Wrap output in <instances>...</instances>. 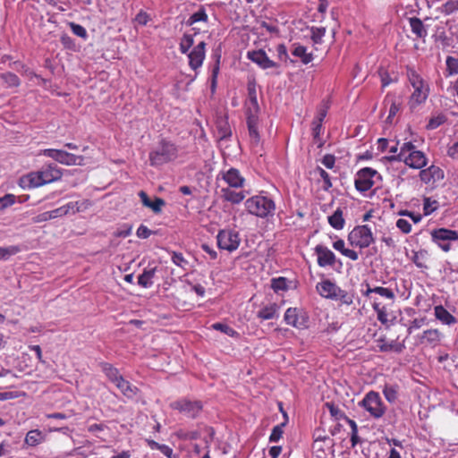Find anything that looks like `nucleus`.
Masks as SVG:
<instances>
[{
    "label": "nucleus",
    "mask_w": 458,
    "mask_h": 458,
    "mask_svg": "<svg viewBox=\"0 0 458 458\" xmlns=\"http://www.w3.org/2000/svg\"><path fill=\"white\" fill-rule=\"evenodd\" d=\"M407 77L413 89L408 105L411 110H414L426 102L429 95V85L414 69L407 70Z\"/></svg>",
    "instance_id": "1"
},
{
    "label": "nucleus",
    "mask_w": 458,
    "mask_h": 458,
    "mask_svg": "<svg viewBox=\"0 0 458 458\" xmlns=\"http://www.w3.org/2000/svg\"><path fill=\"white\" fill-rule=\"evenodd\" d=\"M244 206L248 213L260 218L272 216L276 211L275 201L262 194L247 199L244 202Z\"/></svg>",
    "instance_id": "2"
},
{
    "label": "nucleus",
    "mask_w": 458,
    "mask_h": 458,
    "mask_svg": "<svg viewBox=\"0 0 458 458\" xmlns=\"http://www.w3.org/2000/svg\"><path fill=\"white\" fill-rule=\"evenodd\" d=\"M177 157L176 146L166 140H162L150 153L149 163L152 166H161Z\"/></svg>",
    "instance_id": "3"
},
{
    "label": "nucleus",
    "mask_w": 458,
    "mask_h": 458,
    "mask_svg": "<svg viewBox=\"0 0 458 458\" xmlns=\"http://www.w3.org/2000/svg\"><path fill=\"white\" fill-rule=\"evenodd\" d=\"M318 293L327 299L340 301L342 304L351 305L353 302L352 294L341 289L330 280H324L317 284Z\"/></svg>",
    "instance_id": "4"
},
{
    "label": "nucleus",
    "mask_w": 458,
    "mask_h": 458,
    "mask_svg": "<svg viewBox=\"0 0 458 458\" xmlns=\"http://www.w3.org/2000/svg\"><path fill=\"white\" fill-rule=\"evenodd\" d=\"M245 114L250 141L252 144L258 145L260 141V136L259 133V106L258 101H246Z\"/></svg>",
    "instance_id": "5"
},
{
    "label": "nucleus",
    "mask_w": 458,
    "mask_h": 458,
    "mask_svg": "<svg viewBox=\"0 0 458 458\" xmlns=\"http://www.w3.org/2000/svg\"><path fill=\"white\" fill-rule=\"evenodd\" d=\"M360 405L370 417L376 420L381 419L386 411V406L383 403L379 394L375 391L368 392L360 401Z\"/></svg>",
    "instance_id": "6"
},
{
    "label": "nucleus",
    "mask_w": 458,
    "mask_h": 458,
    "mask_svg": "<svg viewBox=\"0 0 458 458\" xmlns=\"http://www.w3.org/2000/svg\"><path fill=\"white\" fill-rule=\"evenodd\" d=\"M381 180V175L370 167L360 169L354 178V185L358 191L364 193L369 191L377 182Z\"/></svg>",
    "instance_id": "7"
},
{
    "label": "nucleus",
    "mask_w": 458,
    "mask_h": 458,
    "mask_svg": "<svg viewBox=\"0 0 458 458\" xmlns=\"http://www.w3.org/2000/svg\"><path fill=\"white\" fill-rule=\"evenodd\" d=\"M348 242L353 247L365 249L374 242V236L368 225H358L349 233Z\"/></svg>",
    "instance_id": "8"
},
{
    "label": "nucleus",
    "mask_w": 458,
    "mask_h": 458,
    "mask_svg": "<svg viewBox=\"0 0 458 458\" xmlns=\"http://www.w3.org/2000/svg\"><path fill=\"white\" fill-rule=\"evenodd\" d=\"M41 154L50 157L56 162L65 165H83L84 157L82 156H76L74 154L66 152L62 149L46 148L41 151Z\"/></svg>",
    "instance_id": "9"
},
{
    "label": "nucleus",
    "mask_w": 458,
    "mask_h": 458,
    "mask_svg": "<svg viewBox=\"0 0 458 458\" xmlns=\"http://www.w3.org/2000/svg\"><path fill=\"white\" fill-rule=\"evenodd\" d=\"M217 245L221 250L233 252L241 243L239 233L233 229L220 230L216 236Z\"/></svg>",
    "instance_id": "10"
},
{
    "label": "nucleus",
    "mask_w": 458,
    "mask_h": 458,
    "mask_svg": "<svg viewBox=\"0 0 458 458\" xmlns=\"http://www.w3.org/2000/svg\"><path fill=\"white\" fill-rule=\"evenodd\" d=\"M284 319L286 324L298 329L308 327V318L306 314L297 308H289L286 310Z\"/></svg>",
    "instance_id": "11"
},
{
    "label": "nucleus",
    "mask_w": 458,
    "mask_h": 458,
    "mask_svg": "<svg viewBox=\"0 0 458 458\" xmlns=\"http://www.w3.org/2000/svg\"><path fill=\"white\" fill-rule=\"evenodd\" d=\"M171 407L178 410L185 416L195 418L202 410V405L199 401L180 400L171 403Z\"/></svg>",
    "instance_id": "12"
},
{
    "label": "nucleus",
    "mask_w": 458,
    "mask_h": 458,
    "mask_svg": "<svg viewBox=\"0 0 458 458\" xmlns=\"http://www.w3.org/2000/svg\"><path fill=\"white\" fill-rule=\"evenodd\" d=\"M218 180L224 182L227 187L240 189L244 185L245 179L236 168H229L218 174Z\"/></svg>",
    "instance_id": "13"
},
{
    "label": "nucleus",
    "mask_w": 458,
    "mask_h": 458,
    "mask_svg": "<svg viewBox=\"0 0 458 458\" xmlns=\"http://www.w3.org/2000/svg\"><path fill=\"white\" fill-rule=\"evenodd\" d=\"M190 67L197 72L199 69L206 57V43L204 41L197 44L191 52L187 53Z\"/></svg>",
    "instance_id": "14"
},
{
    "label": "nucleus",
    "mask_w": 458,
    "mask_h": 458,
    "mask_svg": "<svg viewBox=\"0 0 458 458\" xmlns=\"http://www.w3.org/2000/svg\"><path fill=\"white\" fill-rule=\"evenodd\" d=\"M314 251L317 255L318 265L320 267H333L335 264L336 257L335 253L327 246L318 244L314 248Z\"/></svg>",
    "instance_id": "15"
},
{
    "label": "nucleus",
    "mask_w": 458,
    "mask_h": 458,
    "mask_svg": "<svg viewBox=\"0 0 458 458\" xmlns=\"http://www.w3.org/2000/svg\"><path fill=\"white\" fill-rule=\"evenodd\" d=\"M247 58L264 70L277 66L276 63L271 60L264 50L248 51Z\"/></svg>",
    "instance_id": "16"
},
{
    "label": "nucleus",
    "mask_w": 458,
    "mask_h": 458,
    "mask_svg": "<svg viewBox=\"0 0 458 458\" xmlns=\"http://www.w3.org/2000/svg\"><path fill=\"white\" fill-rule=\"evenodd\" d=\"M420 178L426 184H435L444 178V172L437 165H430L420 172Z\"/></svg>",
    "instance_id": "17"
},
{
    "label": "nucleus",
    "mask_w": 458,
    "mask_h": 458,
    "mask_svg": "<svg viewBox=\"0 0 458 458\" xmlns=\"http://www.w3.org/2000/svg\"><path fill=\"white\" fill-rule=\"evenodd\" d=\"M427 157L422 151L415 150L411 153H408V156L405 157H402L403 162L405 163L408 166L414 169H420L427 165Z\"/></svg>",
    "instance_id": "18"
},
{
    "label": "nucleus",
    "mask_w": 458,
    "mask_h": 458,
    "mask_svg": "<svg viewBox=\"0 0 458 458\" xmlns=\"http://www.w3.org/2000/svg\"><path fill=\"white\" fill-rule=\"evenodd\" d=\"M44 184L59 180L62 177L61 170L55 165H47L38 170Z\"/></svg>",
    "instance_id": "19"
},
{
    "label": "nucleus",
    "mask_w": 458,
    "mask_h": 458,
    "mask_svg": "<svg viewBox=\"0 0 458 458\" xmlns=\"http://www.w3.org/2000/svg\"><path fill=\"white\" fill-rule=\"evenodd\" d=\"M333 447V439L327 435L323 437V440H314L312 450L318 458H324L327 453L331 452Z\"/></svg>",
    "instance_id": "20"
},
{
    "label": "nucleus",
    "mask_w": 458,
    "mask_h": 458,
    "mask_svg": "<svg viewBox=\"0 0 458 458\" xmlns=\"http://www.w3.org/2000/svg\"><path fill=\"white\" fill-rule=\"evenodd\" d=\"M432 240L437 244H442V242H452V241H457L458 240V232L445 229V228H439L437 230H434L431 233Z\"/></svg>",
    "instance_id": "21"
},
{
    "label": "nucleus",
    "mask_w": 458,
    "mask_h": 458,
    "mask_svg": "<svg viewBox=\"0 0 458 458\" xmlns=\"http://www.w3.org/2000/svg\"><path fill=\"white\" fill-rule=\"evenodd\" d=\"M19 185L22 189H31L40 187L44 185V183L38 171H36L21 176L19 180Z\"/></svg>",
    "instance_id": "22"
},
{
    "label": "nucleus",
    "mask_w": 458,
    "mask_h": 458,
    "mask_svg": "<svg viewBox=\"0 0 458 458\" xmlns=\"http://www.w3.org/2000/svg\"><path fill=\"white\" fill-rule=\"evenodd\" d=\"M221 193L223 199L228 202H231L232 204H239L246 197V194L243 191H236L234 188L229 187H222Z\"/></svg>",
    "instance_id": "23"
},
{
    "label": "nucleus",
    "mask_w": 458,
    "mask_h": 458,
    "mask_svg": "<svg viewBox=\"0 0 458 458\" xmlns=\"http://www.w3.org/2000/svg\"><path fill=\"white\" fill-rule=\"evenodd\" d=\"M434 315L442 324L451 326L457 322V319L442 305H437L434 308Z\"/></svg>",
    "instance_id": "24"
},
{
    "label": "nucleus",
    "mask_w": 458,
    "mask_h": 458,
    "mask_svg": "<svg viewBox=\"0 0 458 458\" xmlns=\"http://www.w3.org/2000/svg\"><path fill=\"white\" fill-rule=\"evenodd\" d=\"M279 307L276 303L263 306L257 313V317L262 320H269L278 318Z\"/></svg>",
    "instance_id": "25"
},
{
    "label": "nucleus",
    "mask_w": 458,
    "mask_h": 458,
    "mask_svg": "<svg viewBox=\"0 0 458 458\" xmlns=\"http://www.w3.org/2000/svg\"><path fill=\"white\" fill-rule=\"evenodd\" d=\"M115 386L121 391V393L127 398H133L137 395L138 388L132 386L129 381L121 377L119 381L114 383Z\"/></svg>",
    "instance_id": "26"
},
{
    "label": "nucleus",
    "mask_w": 458,
    "mask_h": 458,
    "mask_svg": "<svg viewBox=\"0 0 458 458\" xmlns=\"http://www.w3.org/2000/svg\"><path fill=\"white\" fill-rule=\"evenodd\" d=\"M139 197L140 198L142 204L151 208L155 213H158L161 211V208L165 205V201L160 198H156L154 201L150 200L147 195V193L143 191L139 192Z\"/></svg>",
    "instance_id": "27"
},
{
    "label": "nucleus",
    "mask_w": 458,
    "mask_h": 458,
    "mask_svg": "<svg viewBox=\"0 0 458 458\" xmlns=\"http://www.w3.org/2000/svg\"><path fill=\"white\" fill-rule=\"evenodd\" d=\"M411 32L419 38H424L428 35L427 29L420 19L412 17L409 19Z\"/></svg>",
    "instance_id": "28"
},
{
    "label": "nucleus",
    "mask_w": 458,
    "mask_h": 458,
    "mask_svg": "<svg viewBox=\"0 0 458 458\" xmlns=\"http://www.w3.org/2000/svg\"><path fill=\"white\" fill-rule=\"evenodd\" d=\"M333 248L339 251L342 255L349 258L350 259L356 261L359 259L358 253L351 249L345 247V242L342 239H337L333 242Z\"/></svg>",
    "instance_id": "29"
},
{
    "label": "nucleus",
    "mask_w": 458,
    "mask_h": 458,
    "mask_svg": "<svg viewBox=\"0 0 458 458\" xmlns=\"http://www.w3.org/2000/svg\"><path fill=\"white\" fill-rule=\"evenodd\" d=\"M442 336L438 329H428L423 332L421 339L423 343L435 346L441 341Z\"/></svg>",
    "instance_id": "30"
},
{
    "label": "nucleus",
    "mask_w": 458,
    "mask_h": 458,
    "mask_svg": "<svg viewBox=\"0 0 458 458\" xmlns=\"http://www.w3.org/2000/svg\"><path fill=\"white\" fill-rule=\"evenodd\" d=\"M329 225L336 229L341 230L344 228L345 221L344 218L343 210L338 208L331 216H328Z\"/></svg>",
    "instance_id": "31"
},
{
    "label": "nucleus",
    "mask_w": 458,
    "mask_h": 458,
    "mask_svg": "<svg viewBox=\"0 0 458 458\" xmlns=\"http://www.w3.org/2000/svg\"><path fill=\"white\" fill-rule=\"evenodd\" d=\"M45 440V435L38 429H33L27 433L25 443L30 446H36Z\"/></svg>",
    "instance_id": "32"
},
{
    "label": "nucleus",
    "mask_w": 458,
    "mask_h": 458,
    "mask_svg": "<svg viewBox=\"0 0 458 458\" xmlns=\"http://www.w3.org/2000/svg\"><path fill=\"white\" fill-rule=\"evenodd\" d=\"M208 21V16L204 8H200L194 13H192L189 19L186 21V24L188 26H194L197 23L207 24Z\"/></svg>",
    "instance_id": "33"
},
{
    "label": "nucleus",
    "mask_w": 458,
    "mask_h": 458,
    "mask_svg": "<svg viewBox=\"0 0 458 458\" xmlns=\"http://www.w3.org/2000/svg\"><path fill=\"white\" fill-rule=\"evenodd\" d=\"M156 270V267L145 268L138 278V284L144 288H149L153 284L152 279L155 276Z\"/></svg>",
    "instance_id": "34"
},
{
    "label": "nucleus",
    "mask_w": 458,
    "mask_h": 458,
    "mask_svg": "<svg viewBox=\"0 0 458 458\" xmlns=\"http://www.w3.org/2000/svg\"><path fill=\"white\" fill-rule=\"evenodd\" d=\"M292 54L294 56L301 58V62L304 64H307L310 63L313 60L312 54L308 53L307 52V47H303L301 45L294 44L293 45V49L292 51Z\"/></svg>",
    "instance_id": "35"
},
{
    "label": "nucleus",
    "mask_w": 458,
    "mask_h": 458,
    "mask_svg": "<svg viewBox=\"0 0 458 458\" xmlns=\"http://www.w3.org/2000/svg\"><path fill=\"white\" fill-rule=\"evenodd\" d=\"M377 347L381 352H400L403 350V345L396 343L395 341L387 342L385 339H379L377 341Z\"/></svg>",
    "instance_id": "36"
},
{
    "label": "nucleus",
    "mask_w": 458,
    "mask_h": 458,
    "mask_svg": "<svg viewBox=\"0 0 458 458\" xmlns=\"http://www.w3.org/2000/svg\"><path fill=\"white\" fill-rule=\"evenodd\" d=\"M370 293H377L388 300H394L395 295L393 290L386 287L377 286L374 288L369 287L366 291V295L369 296Z\"/></svg>",
    "instance_id": "37"
},
{
    "label": "nucleus",
    "mask_w": 458,
    "mask_h": 458,
    "mask_svg": "<svg viewBox=\"0 0 458 458\" xmlns=\"http://www.w3.org/2000/svg\"><path fill=\"white\" fill-rule=\"evenodd\" d=\"M194 44V35L185 33L182 37L179 44V49L182 54L189 53Z\"/></svg>",
    "instance_id": "38"
},
{
    "label": "nucleus",
    "mask_w": 458,
    "mask_h": 458,
    "mask_svg": "<svg viewBox=\"0 0 458 458\" xmlns=\"http://www.w3.org/2000/svg\"><path fill=\"white\" fill-rule=\"evenodd\" d=\"M103 371L106 377L114 384L123 377L116 368H114L112 365L107 363L103 365Z\"/></svg>",
    "instance_id": "39"
},
{
    "label": "nucleus",
    "mask_w": 458,
    "mask_h": 458,
    "mask_svg": "<svg viewBox=\"0 0 458 458\" xmlns=\"http://www.w3.org/2000/svg\"><path fill=\"white\" fill-rule=\"evenodd\" d=\"M446 120H447V118H446L445 114H444L442 113H437V114H434L429 118L426 128L428 130H435V129L438 128L440 125H442L443 123H445L446 122Z\"/></svg>",
    "instance_id": "40"
},
{
    "label": "nucleus",
    "mask_w": 458,
    "mask_h": 458,
    "mask_svg": "<svg viewBox=\"0 0 458 458\" xmlns=\"http://www.w3.org/2000/svg\"><path fill=\"white\" fill-rule=\"evenodd\" d=\"M19 251L20 248L14 245L0 247V261L8 260L12 256H14Z\"/></svg>",
    "instance_id": "41"
},
{
    "label": "nucleus",
    "mask_w": 458,
    "mask_h": 458,
    "mask_svg": "<svg viewBox=\"0 0 458 458\" xmlns=\"http://www.w3.org/2000/svg\"><path fill=\"white\" fill-rule=\"evenodd\" d=\"M416 150V147L411 142H404L401 148L400 152L397 157H393L391 159L394 160H402V157H405V156H408V153H411L412 151Z\"/></svg>",
    "instance_id": "42"
},
{
    "label": "nucleus",
    "mask_w": 458,
    "mask_h": 458,
    "mask_svg": "<svg viewBox=\"0 0 458 458\" xmlns=\"http://www.w3.org/2000/svg\"><path fill=\"white\" fill-rule=\"evenodd\" d=\"M383 394L389 403H394L397 399V389L394 386L386 385L383 388Z\"/></svg>",
    "instance_id": "43"
},
{
    "label": "nucleus",
    "mask_w": 458,
    "mask_h": 458,
    "mask_svg": "<svg viewBox=\"0 0 458 458\" xmlns=\"http://www.w3.org/2000/svg\"><path fill=\"white\" fill-rule=\"evenodd\" d=\"M441 11L445 15H450L458 11V0H448L441 7Z\"/></svg>",
    "instance_id": "44"
},
{
    "label": "nucleus",
    "mask_w": 458,
    "mask_h": 458,
    "mask_svg": "<svg viewBox=\"0 0 458 458\" xmlns=\"http://www.w3.org/2000/svg\"><path fill=\"white\" fill-rule=\"evenodd\" d=\"M16 196L11 193L5 194L0 198V211L4 210L15 203Z\"/></svg>",
    "instance_id": "45"
},
{
    "label": "nucleus",
    "mask_w": 458,
    "mask_h": 458,
    "mask_svg": "<svg viewBox=\"0 0 458 458\" xmlns=\"http://www.w3.org/2000/svg\"><path fill=\"white\" fill-rule=\"evenodd\" d=\"M272 289L277 293L279 291H284L287 289V283L284 277H278L272 279L271 282Z\"/></svg>",
    "instance_id": "46"
},
{
    "label": "nucleus",
    "mask_w": 458,
    "mask_h": 458,
    "mask_svg": "<svg viewBox=\"0 0 458 458\" xmlns=\"http://www.w3.org/2000/svg\"><path fill=\"white\" fill-rule=\"evenodd\" d=\"M284 423H282V424H279V425H276V427H274V428L272 429V432L270 434V437H269V441L270 442H278L282 436H283V433H284Z\"/></svg>",
    "instance_id": "47"
},
{
    "label": "nucleus",
    "mask_w": 458,
    "mask_h": 458,
    "mask_svg": "<svg viewBox=\"0 0 458 458\" xmlns=\"http://www.w3.org/2000/svg\"><path fill=\"white\" fill-rule=\"evenodd\" d=\"M325 34H326V29L324 27L311 29V39L316 44L321 43L322 38L325 36Z\"/></svg>",
    "instance_id": "48"
},
{
    "label": "nucleus",
    "mask_w": 458,
    "mask_h": 458,
    "mask_svg": "<svg viewBox=\"0 0 458 458\" xmlns=\"http://www.w3.org/2000/svg\"><path fill=\"white\" fill-rule=\"evenodd\" d=\"M427 257V252L425 250H420L415 252L412 258L414 264L420 268L427 267L425 265V259Z\"/></svg>",
    "instance_id": "49"
},
{
    "label": "nucleus",
    "mask_w": 458,
    "mask_h": 458,
    "mask_svg": "<svg viewBox=\"0 0 458 458\" xmlns=\"http://www.w3.org/2000/svg\"><path fill=\"white\" fill-rule=\"evenodd\" d=\"M316 173H318L319 174V176L322 178V180L324 182L323 188L325 190H328L329 188L332 187V182H331L330 176H329L328 173H327L321 167H318L316 169Z\"/></svg>",
    "instance_id": "50"
},
{
    "label": "nucleus",
    "mask_w": 458,
    "mask_h": 458,
    "mask_svg": "<svg viewBox=\"0 0 458 458\" xmlns=\"http://www.w3.org/2000/svg\"><path fill=\"white\" fill-rule=\"evenodd\" d=\"M171 259L174 264L181 267H185V266L188 264L187 260L180 252L173 251Z\"/></svg>",
    "instance_id": "51"
},
{
    "label": "nucleus",
    "mask_w": 458,
    "mask_h": 458,
    "mask_svg": "<svg viewBox=\"0 0 458 458\" xmlns=\"http://www.w3.org/2000/svg\"><path fill=\"white\" fill-rule=\"evenodd\" d=\"M396 226L398 229H400L403 233H409L411 231V223L404 219V218H399L396 222Z\"/></svg>",
    "instance_id": "52"
},
{
    "label": "nucleus",
    "mask_w": 458,
    "mask_h": 458,
    "mask_svg": "<svg viewBox=\"0 0 458 458\" xmlns=\"http://www.w3.org/2000/svg\"><path fill=\"white\" fill-rule=\"evenodd\" d=\"M70 26H71V29H72V31L73 34H75L76 36L81 37L82 38H87V30H85L84 27H82L80 24L73 23V22H72L70 24Z\"/></svg>",
    "instance_id": "53"
},
{
    "label": "nucleus",
    "mask_w": 458,
    "mask_h": 458,
    "mask_svg": "<svg viewBox=\"0 0 458 458\" xmlns=\"http://www.w3.org/2000/svg\"><path fill=\"white\" fill-rule=\"evenodd\" d=\"M327 407L328 408L330 414L335 419V420H341L345 419L344 414L343 411L334 405L333 403H327Z\"/></svg>",
    "instance_id": "54"
},
{
    "label": "nucleus",
    "mask_w": 458,
    "mask_h": 458,
    "mask_svg": "<svg viewBox=\"0 0 458 458\" xmlns=\"http://www.w3.org/2000/svg\"><path fill=\"white\" fill-rule=\"evenodd\" d=\"M246 101H258L257 86L254 81H250L248 83V98Z\"/></svg>",
    "instance_id": "55"
},
{
    "label": "nucleus",
    "mask_w": 458,
    "mask_h": 458,
    "mask_svg": "<svg viewBox=\"0 0 458 458\" xmlns=\"http://www.w3.org/2000/svg\"><path fill=\"white\" fill-rule=\"evenodd\" d=\"M212 327L214 329H216V330H219L221 332H224V333H225L228 335H233L234 334H236V332L232 327H228L225 324L215 323V324L212 325Z\"/></svg>",
    "instance_id": "56"
},
{
    "label": "nucleus",
    "mask_w": 458,
    "mask_h": 458,
    "mask_svg": "<svg viewBox=\"0 0 458 458\" xmlns=\"http://www.w3.org/2000/svg\"><path fill=\"white\" fill-rule=\"evenodd\" d=\"M151 233L152 232L144 225H140L136 232L137 236L140 239H147Z\"/></svg>",
    "instance_id": "57"
},
{
    "label": "nucleus",
    "mask_w": 458,
    "mask_h": 458,
    "mask_svg": "<svg viewBox=\"0 0 458 458\" xmlns=\"http://www.w3.org/2000/svg\"><path fill=\"white\" fill-rule=\"evenodd\" d=\"M321 163L328 169H332L335 163V158L332 155H326L322 158Z\"/></svg>",
    "instance_id": "58"
},
{
    "label": "nucleus",
    "mask_w": 458,
    "mask_h": 458,
    "mask_svg": "<svg viewBox=\"0 0 458 458\" xmlns=\"http://www.w3.org/2000/svg\"><path fill=\"white\" fill-rule=\"evenodd\" d=\"M62 208L65 209V215L70 211H72V213L80 211L79 202H69L66 205L62 206Z\"/></svg>",
    "instance_id": "59"
},
{
    "label": "nucleus",
    "mask_w": 458,
    "mask_h": 458,
    "mask_svg": "<svg viewBox=\"0 0 458 458\" xmlns=\"http://www.w3.org/2000/svg\"><path fill=\"white\" fill-rule=\"evenodd\" d=\"M345 420H347V422L349 423V425H350V427L352 428V444L355 445L356 437H357V434H358L357 424L352 420H350V419H347V418H345Z\"/></svg>",
    "instance_id": "60"
},
{
    "label": "nucleus",
    "mask_w": 458,
    "mask_h": 458,
    "mask_svg": "<svg viewBox=\"0 0 458 458\" xmlns=\"http://www.w3.org/2000/svg\"><path fill=\"white\" fill-rule=\"evenodd\" d=\"M148 21L149 17L145 12H140L135 17V21L140 25H146Z\"/></svg>",
    "instance_id": "61"
},
{
    "label": "nucleus",
    "mask_w": 458,
    "mask_h": 458,
    "mask_svg": "<svg viewBox=\"0 0 458 458\" xmlns=\"http://www.w3.org/2000/svg\"><path fill=\"white\" fill-rule=\"evenodd\" d=\"M276 52L281 60L285 61L288 58L287 49L284 44H280L277 46Z\"/></svg>",
    "instance_id": "62"
},
{
    "label": "nucleus",
    "mask_w": 458,
    "mask_h": 458,
    "mask_svg": "<svg viewBox=\"0 0 458 458\" xmlns=\"http://www.w3.org/2000/svg\"><path fill=\"white\" fill-rule=\"evenodd\" d=\"M447 154L452 158H458V141L448 148Z\"/></svg>",
    "instance_id": "63"
},
{
    "label": "nucleus",
    "mask_w": 458,
    "mask_h": 458,
    "mask_svg": "<svg viewBox=\"0 0 458 458\" xmlns=\"http://www.w3.org/2000/svg\"><path fill=\"white\" fill-rule=\"evenodd\" d=\"M164 455H165L167 458H176V456L174 455V452H173V449L166 445H164L163 446H161L160 450H159Z\"/></svg>",
    "instance_id": "64"
}]
</instances>
